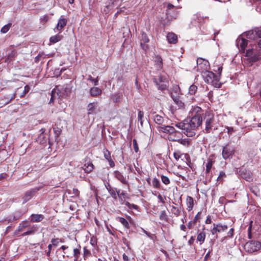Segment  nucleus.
Masks as SVG:
<instances>
[{
  "instance_id": "obj_36",
  "label": "nucleus",
  "mask_w": 261,
  "mask_h": 261,
  "mask_svg": "<svg viewBox=\"0 0 261 261\" xmlns=\"http://www.w3.org/2000/svg\"><path fill=\"white\" fill-rule=\"evenodd\" d=\"M160 219L164 221L167 222L168 219V217L167 215L166 214V212L165 211H163L161 212L160 215Z\"/></svg>"
},
{
  "instance_id": "obj_17",
  "label": "nucleus",
  "mask_w": 261,
  "mask_h": 261,
  "mask_svg": "<svg viewBox=\"0 0 261 261\" xmlns=\"http://www.w3.org/2000/svg\"><path fill=\"white\" fill-rule=\"evenodd\" d=\"M37 190H38V189H32L31 190L27 191L25 193V194L23 197V203H25L27 201H28L30 199H31V198L32 197L33 195H34V194Z\"/></svg>"
},
{
  "instance_id": "obj_58",
  "label": "nucleus",
  "mask_w": 261,
  "mask_h": 261,
  "mask_svg": "<svg viewBox=\"0 0 261 261\" xmlns=\"http://www.w3.org/2000/svg\"><path fill=\"white\" fill-rule=\"evenodd\" d=\"M225 128L227 129V133L230 135L232 134V133L234 132V130L233 128V127L227 126Z\"/></svg>"
},
{
  "instance_id": "obj_13",
  "label": "nucleus",
  "mask_w": 261,
  "mask_h": 261,
  "mask_svg": "<svg viewBox=\"0 0 261 261\" xmlns=\"http://www.w3.org/2000/svg\"><path fill=\"white\" fill-rule=\"evenodd\" d=\"M170 95L173 100L181 97L180 90L178 86L175 85L173 87L172 90L171 91Z\"/></svg>"
},
{
  "instance_id": "obj_37",
  "label": "nucleus",
  "mask_w": 261,
  "mask_h": 261,
  "mask_svg": "<svg viewBox=\"0 0 261 261\" xmlns=\"http://www.w3.org/2000/svg\"><path fill=\"white\" fill-rule=\"evenodd\" d=\"M242 177L245 179L247 181H250L252 180V177L251 173L248 172V173H242Z\"/></svg>"
},
{
  "instance_id": "obj_24",
  "label": "nucleus",
  "mask_w": 261,
  "mask_h": 261,
  "mask_svg": "<svg viewBox=\"0 0 261 261\" xmlns=\"http://www.w3.org/2000/svg\"><path fill=\"white\" fill-rule=\"evenodd\" d=\"M106 188L111 196L114 199H116L118 196L117 192L118 191H117L116 189L111 188L110 185H108L107 186H106Z\"/></svg>"
},
{
  "instance_id": "obj_41",
  "label": "nucleus",
  "mask_w": 261,
  "mask_h": 261,
  "mask_svg": "<svg viewBox=\"0 0 261 261\" xmlns=\"http://www.w3.org/2000/svg\"><path fill=\"white\" fill-rule=\"evenodd\" d=\"M179 143H180L181 145L185 146H188L190 144V141L189 139L185 138V139H180L179 141H178Z\"/></svg>"
},
{
  "instance_id": "obj_60",
  "label": "nucleus",
  "mask_w": 261,
  "mask_h": 261,
  "mask_svg": "<svg viewBox=\"0 0 261 261\" xmlns=\"http://www.w3.org/2000/svg\"><path fill=\"white\" fill-rule=\"evenodd\" d=\"M65 252H63V254L58 256L59 261H63L65 259Z\"/></svg>"
},
{
  "instance_id": "obj_33",
  "label": "nucleus",
  "mask_w": 261,
  "mask_h": 261,
  "mask_svg": "<svg viewBox=\"0 0 261 261\" xmlns=\"http://www.w3.org/2000/svg\"><path fill=\"white\" fill-rule=\"evenodd\" d=\"M61 39V37L59 35H56L55 36H52L50 38V42L52 43H55L60 41Z\"/></svg>"
},
{
  "instance_id": "obj_31",
  "label": "nucleus",
  "mask_w": 261,
  "mask_h": 261,
  "mask_svg": "<svg viewBox=\"0 0 261 261\" xmlns=\"http://www.w3.org/2000/svg\"><path fill=\"white\" fill-rule=\"evenodd\" d=\"M205 239V233L204 232H201L197 235V240L199 241L200 244L203 243Z\"/></svg>"
},
{
  "instance_id": "obj_40",
  "label": "nucleus",
  "mask_w": 261,
  "mask_h": 261,
  "mask_svg": "<svg viewBox=\"0 0 261 261\" xmlns=\"http://www.w3.org/2000/svg\"><path fill=\"white\" fill-rule=\"evenodd\" d=\"M174 102L180 108H184L185 106L184 103L181 101L180 97L174 99Z\"/></svg>"
},
{
  "instance_id": "obj_62",
  "label": "nucleus",
  "mask_w": 261,
  "mask_h": 261,
  "mask_svg": "<svg viewBox=\"0 0 261 261\" xmlns=\"http://www.w3.org/2000/svg\"><path fill=\"white\" fill-rule=\"evenodd\" d=\"M233 235V229L231 228L227 233V237L231 238Z\"/></svg>"
},
{
  "instance_id": "obj_21",
  "label": "nucleus",
  "mask_w": 261,
  "mask_h": 261,
  "mask_svg": "<svg viewBox=\"0 0 261 261\" xmlns=\"http://www.w3.org/2000/svg\"><path fill=\"white\" fill-rule=\"evenodd\" d=\"M43 219V216L40 214H32L31 221L33 222H39Z\"/></svg>"
},
{
  "instance_id": "obj_51",
  "label": "nucleus",
  "mask_w": 261,
  "mask_h": 261,
  "mask_svg": "<svg viewBox=\"0 0 261 261\" xmlns=\"http://www.w3.org/2000/svg\"><path fill=\"white\" fill-rule=\"evenodd\" d=\"M141 37V40L144 42V43H147L149 42V40L145 33H142Z\"/></svg>"
},
{
  "instance_id": "obj_27",
  "label": "nucleus",
  "mask_w": 261,
  "mask_h": 261,
  "mask_svg": "<svg viewBox=\"0 0 261 261\" xmlns=\"http://www.w3.org/2000/svg\"><path fill=\"white\" fill-rule=\"evenodd\" d=\"M154 121L158 124H162L164 121V118L158 114H155L153 117Z\"/></svg>"
},
{
  "instance_id": "obj_3",
  "label": "nucleus",
  "mask_w": 261,
  "mask_h": 261,
  "mask_svg": "<svg viewBox=\"0 0 261 261\" xmlns=\"http://www.w3.org/2000/svg\"><path fill=\"white\" fill-rule=\"evenodd\" d=\"M219 73L218 75H215L213 72L207 71L203 73V77L205 82L208 84H215L219 81L220 76L222 71V67L218 68Z\"/></svg>"
},
{
  "instance_id": "obj_50",
  "label": "nucleus",
  "mask_w": 261,
  "mask_h": 261,
  "mask_svg": "<svg viewBox=\"0 0 261 261\" xmlns=\"http://www.w3.org/2000/svg\"><path fill=\"white\" fill-rule=\"evenodd\" d=\"M133 146L134 148V149L136 152H138L139 150V147L138 146L137 142L136 139H134L133 140Z\"/></svg>"
},
{
  "instance_id": "obj_23",
  "label": "nucleus",
  "mask_w": 261,
  "mask_h": 261,
  "mask_svg": "<svg viewBox=\"0 0 261 261\" xmlns=\"http://www.w3.org/2000/svg\"><path fill=\"white\" fill-rule=\"evenodd\" d=\"M83 169L86 172L89 173L93 169V165L89 161L84 164Z\"/></svg>"
},
{
  "instance_id": "obj_56",
  "label": "nucleus",
  "mask_w": 261,
  "mask_h": 261,
  "mask_svg": "<svg viewBox=\"0 0 261 261\" xmlns=\"http://www.w3.org/2000/svg\"><path fill=\"white\" fill-rule=\"evenodd\" d=\"M48 16L47 15H43L40 18V20L43 23H46L48 20Z\"/></svg>"
},
{
  "instance_id": "obj_55",
  "label": "nucleus",
  "mask_w": 261,
  "mask_h": 261,
  "mask_svg": "<svg viewBox=\"0 0 261 261\" xmlns=\"http://www.w3.org/2000/svg\"><path fill=\"white\" fill-rule=\"evenodd\" d=\"M104 156L107 160H110V159H111L110 153L108 150H106L104 151Z\"/></svg>"
},
{
  "instance_id": "obj_28",
  "label": "nucleus",
  "mask_w": 261,
  "mask_h": 261,
  "mask_svg": "<svg viewBox=\"0 0 261 261\" xmlns=\"http://www.w3.org/2000/svg\"><path fill=\"white\" fill-rule=\"evenodd\" d=\"M117 219L122 224V225L126 228H129L130 226L127 220L123 217H118Z\"/></svg>"
},
{
  "instance_id": "obj_30",
  "label": "nucleus",
  "mask_w": 261,
  "mask_h": 261,
  "mask_svg": "<svg viewBox=\"0 0 261 261\" xmlns=\"http://www.w3.org/2000/svg\"><path fill=\"white\" fill-rule=\"evenodd\" d=\"M171 213L176 217H178L180 214V211L177 207L174 205H171Z\"/></svg>"
},
{
  "instance_id": "obj_18",
  "label": "nucleus",
  "mask_w": 261,
  "mask_h": 261,
  "mask_svg": "<svg viewBox=\"0 0 261 261\" xmlns=\"http://www.w3.org/2000/svg\"><path fill=\"white\" fill-rule=\"evenodd\" d=\"M201 111L202 110L200 107L198 106L193 107L190 111V113L191 114L190 117L197 115L199 116L200 117H202L201 115Z\"/></svg>"
},
{
  "instance_id": "obj_19",
  "label": "nucleus",
  "mask_w": 261,
  "mask_h": 261,
  "mask_svg": "<svg viewBox=\"0 0 261 261\" xmlns=\"http://www.w3.org/2000/svg\"><path fill=\"white\" fill-rule=\"evenodd\" d=\"M186 205L187 206V209L189 212L191 211L193 209L194 206V200L192 197L190 196H188L187 197Z\"/></svg>"
},
{
  "instance_id": "obj_25",
  "label": "nucleus",
  "mask_w": 261,
  "mask_h": 261,
  "mask_svg": "<svg viewBox=\"0 0 261 261\" xmlns=\"http://www.w3.org/2000/svg\"><path fill=\"white\" fill-rule=\"evenodd\" d=\"M123 0H110V4L106 7L107 9L112 8L114 7H117L120 5V2Z\"/></svg>"
},
{
  "instance_id": "obj_10",
  "label": "nucleus",
  "mask_w": 261,
  "mask_h": 261,
  "mask_svg": "<svg viewBox=\"0 0 261 261\" xmlns=\"http://www.w3.org/2000/svg\"><path fill=\"white\" fill-rule=\"evenodd\" d=\"M228 228L226 225H223L222 224H213V228L211 229V231L212 234H216L218 232L220 233L226 231Z\"/></svg>"
},
{
  "instance_id": "obj_9",
  "label": "nucleus",
  "mask_w": 261,
  "mask_h": 261,
  "mask_svg": "<svg viewBox=\"0 0 261 261\" xmlns=\"http://www.w3.org/2000/svg\"><path fill=\"white\" fill-rule=\"evenodd\" d=\"M67 20L62 15L58 20V23L54 29L55 32L61 33L62 29L66 25Z\"/></svg>"
},
{
  "instance_id": "obj_39",
  "label": "nucleus",
  "mask_w": 261,
  "mask_h": 261,
  "mask_svg": "<svg viewBox=\"0 0 261 261\" xmlns=\"http://www.w3.org/2000/svg\"><path fill=\"white\" fill-rule=\"evenodd\" d=\"M95 104L94 103H90L88 105V114H91L94 112Z\"/></svg>"
},
{
  "instance_id": "obj_53",
  "label": "nucleus",
  "mask_w": 261,
  "mask_h": 261,
  "mask_svg": "<svg viewBox=\"0 0 261 261\" xmlns=\"http://www.w3.org/2000/svg\"><path fill=\"white\" fill-rule=\"evenodd\" d=\"M112 98L114 102H118L120 100V96L118 94H114L112 96Z\"/></svg>"
},
{
  "instance_id": "obj_4",
  "label": "nucleus",
  "mask_w": 261,
  "mask_h": 261,
  "mask_svg": "<svg viewBox=\"0 0 261 261\" xmlns=\"http://www.w3.org/2000/svg\"><path fill=\"white\" fill-rule=\"evenodd\" d=\"M204 120L205 128L203 131L205 133H210L212 130V127L214 122V117L210 113H205Z\"/></svg>"
},
{
  "instance_id": "obj_29",
  "label": "nucleus",
  "mask_w": 261,
  "mask_h": 261,
  "mask_svg": "<svg viewBox=\"0 0 261 261\" xmlns=\"http://www.w3.org/2000/svg\"><path fill=\"white\" fill-rule=\"evenodd\" d=\"M81 246H79L77 248L73 249V256L74 257V261H78L80 255L81 254Z\"/></svg>"
},
{
  "instance_id": "obj_44",
  "label": "nucleus",
  "mask_w": 261,
  "mask_h": 261,
  "mask_svg": "<svg viewBox=\"0 0 261 261\" xmlns=\"http://www.w3.org/2000/svg\"><path fill=\"white\" fill-rule=\"evenodd\" d=\"M61 241V239L55 238L51 240V244L54 247H57L59 245V243Z\"/></svg>"
},
{
  "instance_id": "obj_26",
  "label": "nucleus",
  "mask_w": 261,
  "mask_h": 261,
  "mask_svg": "<svg viewBox=\"0 0 261 261\" xmlns=\"http://www.w3.org/2000/svg\"><path fill=\"white\" fill-rule=\"evenodd\" d=\"M90 94L92 96H96L101 94V90L98 87H93L90 89Z\"/></svg>"
},
{
  "instance_id": "obj_2",
  "label": "nucleus",
  "mask_w": 261,
  "mask_h": 261,
  "mask_svg": "<svg viewBox=\"0 0 261 261\" xmlns=\"http://www.w3.org/2000/svg\"><path fill=\"white\" fill-rule=\"evenodd\" d=\"M244 36L248 39H253L255 38V35L253 31H249L238 37L237 40V46L240 50L243 51H245L247 45V40L244 38Z\"/></svg>"
},
{
  "instance_id": "obj_11",
  "label": "nucleus",
  "mask_w": 261,
  "mask_h": 261,
  "mask_svg": "<svg viewBox=\"0 0 261 261\" xmlns=\"http://www.w3.org/2000/svg\"><path fill=\"white\" fill-rule=\"evenodd\" d=\"M159 130L162 132L168 134V136L172 135V134H173L176 130L175 128L173 126L170 125L160 126Z\"/></svg>"
},
{
  "instance_id": "obj_54",
  "label": "nucleus",
  "mask_w": 261,
  "mask_h": 261,
  "mask_svg": "<svg viewBox=\"0 0 261 261\" xmlns=\"http://www.w3.org/2000/svg\"><path fill=\"white\" fill-rule=\"evenodd\" d=\"M30 90V87L28 85H26L24 87V90L23 93L20 95L21 97L23 96L25 94H26Z\"/></svg>"
},
{
  "instance_id": "obj_46",
  "label": "nucleus",
  "mask_w": 261,
  "mask_h": 261,
  "mask_svg": "<svg viewBox=\"0 0 261 261\" xmlns=\"http://www.w3.org/2000/svg\"><path fill=\"white\" fill-rule=\"evenodd\" d=\"M11 27V24H8L5 25H4L1 29V32L2 33H7L10 29V28Z\"/></svg>"
},
{
  "instance_id": "obj_8",
  "label": "nucleus",
  "mask_w": 261,
  "mask_h": 261,
  "mask_svg": "<svg viewBox=\"0 0 261 261\" xmlns=\"http://www.w3.org/2000/svg\"><path fill=\"white\" fill-rule=\"evenodd\" d=\"M174 6L172 4H168L166 10V16L168 21L175 19L178 15V12L174 9Z\"/></svg>"
},
{
  "instance_id": "obj_57",
  "label": "nucleus",
  "mask_w": 261,
  "mask_h": 261,
  "mask_svg": "<svg viewBox=\"0 0 261 261\" xmlns=\"http://www.w3.org/2000/svg\"><path fill=\"white\" fill-rule=\"evenodd\" d=\"M35 230V229L32 228L31 230H28V231H27L26 232H24L22 234V236H27V235L33 234Z\"/></svg>"
},
{
  "instance_id": "obj_6",
  "label": "nucleus",
  "mask_w": 261,
  "mask_h": 261,
  "mask_svg": "<svg viewBox=\"0 0 261 261\" xmlns=\"http://www.w3.org/2000/svg\"><path fill=\"white\" fill-rule=\"evenodd\" d=\"M153 81L161 90H165L168 87V79L165 75H160L154 77Z\"/></svg>"
},
{
  "instance_id": "obj_16",
  "label": "nucleus",
  "mask_w": 261,
  "mask_h": 261,
  "mask_svg": "<svg viewBox=\"0 0 261 261\" xmlns=\"http://www.w3.org/2000/svg\"><path fill=\"white\" fill-rule=\"evenodd\" d=\"M115 177L119 180L121 183L124 185H128V181L126 179V177L119 171H115L114 172Z\"/></svg>"
},
{
  "instance_id": "obj_45",
  "label": "nucleus",
  "mask_w": 261,
  "mask_h": 261,
  "mask_svg": "<svg viewBox=\"0 0 261 261\" xmlns=\"http://www.w3.org/2000/svg\"><path fill=\"white\" fill-rule=\"evenodd\" d=\"M162 181L166 185H169L170 182L169 178L165 175L161 176Z\"/></svg>"
},
{
  "instance_id": "obj_35",
  "label": "nucleus",
  "mask_w": 261,
  "mask_h": 261,
  "mask_svg": "<svg viewBox=\"0 0 261 261\" xmlns=\"http://www.w3.org/2000/svg\"><path fill=\"white\" fill-rule=\"evenodd\" d=\"M197 90V87L195 85H192L190 86L189 89V93L191 95L195 94Z\"/></svg>"
},
{
  "instance_id": "obj_22",
  "label": "nucleus",
  "mask_w": 261,
  "mask_h": 261,
  "mask_svg": "<svg viewBox=\"0 0 261 261\" xmlns=\"http://www.w3.org/2000/svg\"><path fill=\"white\" fill-rule=\"evenodd\" d=\"M163 60L159 56H156L154 58V63L158 69H161L162 68Z\"/></svg>"
},
{
  "instance_id": "obj_42",
  "label": "nucleus",
  "mask_w": 261,
  "mask_h": 261,
  "mask_svg": "<svg viewBox=\"0 0 261 261\" xmlns=\"http://www.w3.org/2000/svg\"><path fill=\"white\" fill-rule=\"evenodd\" d=\"M118 197L120 199L121 201V203H122L123 201H125V198L126 196V193H124L123 192L120 193V190H119L118 192H117Z\"/></svg>"
},
{
  "instance_id": "obj_1",
  "label": "nucleus",
  "mask_w": 261,
  "mask_h": 261,
  "mask_svg": "<svg viewBox=\"0 0 261 261\" xmlns=\"http://www.w3.org/2000/svg\"><path fill=\"white\" fill-rule=\"evenodd\" d=\"M202 122V118L199 116H189L182 122L175 123L177 128L182 130L183 133L188 137H192L196 135V132Z\"/></svg>"
},
{
  "instance_id": "obj_64",
  "label": "nucleus",
  "mask_w": 261,
  "mask_h": 261,
  "mask_svg": "<svg viewBox=\"0 0 261 261\" xmlns=\"http://www.w3.org/2000/svg\"><path fill=\"white\" fill-rule=\"evenodd\" d=\"M255 35H256L258 37L261 38V30L255 31Z\"/></svg>"
},
{
  "instance_id": "obj_20",
  "label": "nucleus",
  "mask_w": 261,
  "mask_h": 261,
  "mask_svg": "<svg viewBox=\"0 0 261 261\" xmlns=\"http://www.w3.org/2000/svg\"><path fill=\"white\" fill-rule=\"evenodd\" d=\"M167 40L170 43H176L177 41V36L173 33H169L167 36Z\"/></svg>"
},
{
  "instance_id": "obj_47",
  "label": "nucleus",
  "mask_w": 261,
  "mask_h": 261,
  "mask_svg": "<svg viewBox=\"0 0 261 261\" xmlns=\"http://www.w3.org/2000/svg\"><path fill=\"white\" fill-rule=\"evenodd\" d=\"M29 225V223L27 222H22L20 224L18 228V231H22V229L26 227H28Z\"/></svg>"
},
{
  "instance_id": "obj_34",
  "label": "nucleus",
  "mask_w": 261,
  "mask_h": 261,
  "mask_svg": "<svg viewBox=\"0 0 261 261\" xmlns=\"http://www.w3.org/2000/svg\"><path fill=\"white\" fill-rule=\"evenodd\" d=\"M213 165V161L212 159H209L206 165V173H208L212 167V166Z\"/></svg>"
},
{
  "instance_id": "obj_15",
  "label": "nucleus",
  "mask_w": 261,
  "mask_h": 261,
  "mask_svg": "<svg viewBox=\"0 0 261 261\" xmlns=\"http://www.w3.org/2000/svg\"><path fill=\"white\" fill-rule=\"evenodd\" d=\"M233 150L228 147V145H226L223 148L222 150V155L224 159L229 158L231 154L233 153Z\"/></svg>"
},
{
  "instance_id": "obj_49",
  "label": "nucleus",
  "mask_w": 261,
  "mask_h": 261,
  "mask_svg": "<svg viewBox=\"0 0 261 261\" xmlns=\"http://www.w3.org/2000/svg\"><path fill=\"white\" fill-rule=\"evenodd\" d=\"M144 116V113L142 111H139L138 114V121L140 122L141 124H142V118Z\"/></svg>"
},
{
  "instance_id": "obj_7",
  "label": "nucleus",
  "mask_w": 261,
  "mask_h": 261,
  "mask_svg": "<svg viewBox=\"0 0 261 261\" xmlns=\"http://www.w3.org/2000/svg\"><path fill=\"white\" fill-rule=\"evenodd\" d=\"M197 70L199 72L204 73V72L208 71L210 65L207 60H203L201 58L198 59L197 60Z\"/></svg>"
},
{
  "instance_id": "obj_12",
  "label": "nucleus",
  "mask_w": 261,
  "mask_h": 261,
  "mask_svg": "<svg viewBox=\"0 0 261 261\" xmlns=\"http://www.w3.org/2000/svg\"><path fill=\"white\" fill-rule=\"evenodd\" d=\"M182 137V134L179 131L176 130L172 135L168 136V139L171 141H179L180 139Z\"/></svg>"
},
{
  "instance_id": "obj_61",
  "label": "nucleus",
  "mask_w": 261,
  "mask_h": 261,
  "mask_svg": "<svg viewBox=\"0 0 261 261\" xmlns=\"http://www.w3.org/2000/svg\"><path fill=\"white\" fill-rule=\"evenodd\" d=\"M68 248V246L63 245L60 248L57 249L56 252L57 253L59 252V251H60L61 250H63V251H64L65 250L67 249Z\"/></svg>"
},
{
  "instance_id": "obj_32",
  "label": "nucleus",
  "mask_w": 261,
  "mask_h": 261,
  "mask_svg": "<svg viewBox=\"0 0 261 261\" xmlns=\"http://www.w3.org/2000/svg\"><path fill=\"white\" fill-rule=\"evenodd\" d=\"M256 54V51L253 47L248 48L246 50V55L247 57H252Z\"/></svg>"
},
{
  "instance_id": "obj_52",
  "label": "nucleus",
  "mask_w": 261,
  "mask_h": 261,
  "mask_svg": "<svg viewBox=\"0 0 261 261\" xmlns=\"http://www.w3.org/2000/svg\"><path fill=\"white\" fill-rule=\"evenodd\" d=\"M182 154L179 151L174 152L173 155L176 160H178L181 156Z\"/></svg>"
},
{
  "instance_id": "obj_43",
  "label": "nucleus",
  "mask_w": 261,
  "mask_h": 261,
  "mask_svg": "<svg viewBox=\"0 0 261 261\" xmlns=\"http://www.w3.org/2000/svg\"><path fill=\"white\" fill-rule=\"evenodd\" d=\"M91 252L86 247L84 248L83 256L85 259L88 258L91 256Z\"/></svg>"
},
{
  "instance_id": "obj_38",
  "label": "nucleus",
  "mask_w": 261,
  "mask_h": 261,
  "mask_svg": "<svg viewBox=\"0 0 261 261\" xmlns=\"http://www.w3.org/2000/svg\"><path fill=\"white\" fill-rule=\"evenodd\" d=\"M152 186L156 189L160 188V183L159 180L156 178H153L152 180Z\"/></svg>"
},
{
  "instance_id": "obj_5",
  "label": "nucleus",
  "mask_w": 261,
  "mask_h": 261,
  "mask_svg": "<svg viewBox=\"0 0 261 261\" xmlns=\"http://www.w3.org/2000/svg\"><path fill=\"white\" fill-rule=\"evenodd\" d=\"M245 250L248 252H254L261 249V243L258 241L247 242L244 245Z\"/></svg>"
},
{
  "instance_id": "obj_48",
  "label": "nucleus",
  "mask_w": 261,
  "mask_h": 261,
  "mask_svg": "<svg viewBox=\"0 0 261 261\" xmlns=\"http://www.w3.org/2000/svg\"><path fill=\"white\" fill-rule=\"evenodd\" d=\"M88 80L90 81V82H92L93 83L94 85H95V86L97 85L98 82V80L97 78L94 79L90 75H89L88 76Z\"/></svg>"
},
{
  "instance_id": "obj_59",
  "label": "nucleus",
  "mask_w": 261,
  "mask_h": 261,
  "mask_svg": "<svg viewBox=\"0 0 261 261\" xmlns=\"http://www.w3.org/2000/svg\"><path fill=\"white\" fill-rule=\"evenodd\" d=\"M195 221H190V222H189L188 225H187V226H188V228L189 229H191L193 225L195 224Z\"/></svg>"
},
{
  "instance_id": "obj_63",
  "label": "nucleus",
  "mask_w": 261,
  "mask_h": 261,
  "mask_svg": "<svg viewBox=\"0 0 261 261\" xmlns=\"http://www.w3.org/2000/svg\"><path fill=\"white\" fill-rule=\"evenodd\" d=\"M225 176V174L224 172H221L220 173L219 176L218 178V180H221V179Z\"/></svg>"
},
{
  "instance_id": "obj_14",
  "label": "nucleus",
  "mask_w": 261,
  "mask_h": 261,
  "mask_svg": "<svg viewBox=\"0 0 261 261\" xmlns=\"http://www.w3.org/2000/svg\"><path fill=\"white\" fill-rule=\"evenodd\" d=\"M15 94H13L10 96H4L0 99V108L10 103L11 100L14 99Z\"/></svg>"
}]
</instances>
